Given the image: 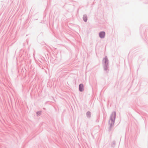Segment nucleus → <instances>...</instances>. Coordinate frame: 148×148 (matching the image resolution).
<instances>
[{
    "label": "nucleus",
    "instance_id": "3",
    "mask_svg": "<svg viewBox=\"0 0 148 148\" xmlns=\"http://www.w3.org/2000/svg\"><path fill=\"white\" fill-rule=\"evenodd\" d=\"M106 33L104 31H101L99 33V36L101 38H104L105 36Z\"/></svg>",
    "mask_w": 148,
    "mask_h": 148
},
{
    "label": "nucleus",
    "instance_id": "1",
    "mask_svg": "<svg viewBox=\"0 0 148 148\" xmlns=\"http://www.w3.org/2000/svg\"><path fill=\"white\" fill-rule=\"evenodd\" d=\"M102 64L104 71L107 74L109 71V60L107 57L106 56L103 58Z\"/></svg>",
    "mask_w": 148,
    "mask_h": 148
},
{
    "label": "nucleus",
    "instance_id": "8",
    "mask_svg": "<svg viewBox=\"0 0 148 148\" xmlns=\"http://www.w3.org/2000/svg\"><path fill=\"white\" fill-rule=\"evenodd\" d=\"M41 112H42L41 111H39L37 112H36L37 116H38L39 115H40L41 114Z\"/></svg>",
    "mask_w": 148,
    "mask_h": 148
},
{
    "label": "nucleus",
    "instance_id": "7",
    "mask_svg": "<svg viewBox=\"0 0 148 148\" xmlns=\"http://www.w3.org/2000/svg\"><path fill=\"white\" fill-rule=\"evenodd\" d=\"M116 144V141L115 140L112 141L111 143V146L112 147L114 148Z\"/></svg>",
    "mask_w": 148,
    "mask_h": 148
},
{
    "label": "nucleus",
    "instance_id": "4",
    "mask_svg": "<svg viewBox=\"0 0 148 148\" xmlns=\"http://www.w3.org/2000/svg\"><path fill=\"white\" fill-rule=\"evenodd\" d=\"M79 91L82 92L84 90V86L82 84H80L79 86Z\"/></svg>",
    "mask_w": 148,
    "mask_h": 148
},
{
    "label": "nucleus",
    "instance_id": "6",
    "mask_svg": "<svg viewBox=\"0 0 148 148\" xmlns=\"http://www.w3.org/2000/svg\"><path fill=\"white\" fill-rule=\"evenodd\" d=\"M91 113L90 111H88L86 113V116L87 118H90L91 117Z\"/></svg>",
    "mask_w": 148,
    "mask_h": 148
},
{
    "label": "nucleus",
    "instance_id": "2",
    "mask_svg": "<svg viewBox=\"0 0 148 148\" xmlns=\"http://www.w3.org/2000/svg\"><path fill=\"white\" fill-rule=\"evenodd\" d=\"M116 116V112L115 111L113 112L110 115V120L108 121V123L110 125L109 128V131L111 130V128L114 126L115 119Z\"/></svg>",
    "mask_w": 148,
    "mask_h": 148
},
{
    "label": "nucleus",
    "instance_id": "5",
    "mask_svg": "<svg viewBox=\"0 0 148 148\" xmlns=\"http://www.w3.org/2000/svg\"><path fill=\"white\" fill-rule=\"evenodd\" d=\"M83 19L85 22H86L88 20V17L87 15L84 14L83 17Z\"/></svg>",
    "mask_w": 148,
    "mask_h": 148
},
{
    "label": "nucleus",
    "instance_id": "9",
    "mask_svg": "<svg viewBox=\"0 0 148 148\" xmlns=\"http://www.w3.org/2000/svg\"><path fill=\"white\" fill-rule=\"evenodd\" d=\"M147 0L148 1V2H145L146 3H148V0Z\"/></svg>",
    "mask_w": 148,
    "mask_h": 148
}]
</instances>
